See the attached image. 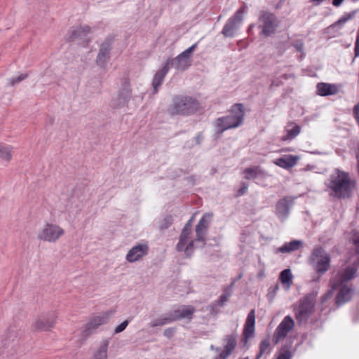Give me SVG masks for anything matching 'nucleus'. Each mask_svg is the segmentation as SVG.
I'll list each match as a JSON object with an SVG mask.
<instances>
[{
  "label": "nucleus",
  "instance_id": "1",
  "mask_svg": "<svg viewBox=\"0 0 359 359\" xmlns=\"http://www.w3.org/2000/svg\"><path fill=\"white\" fill-rule=\"evenodd\" d=\"M351 240L356 248L355 254L348 260L352 264V266H346L342 273H338L331 279L330 283V290L322 297L323 302L330 298L335 290H339L336 297V304L337 305L345 304L353 296V290L346 285V283L354 277L359 266V234H354Z\"/></svg>",
  "mask_w": 359,
  "mask_h": 359
},
{
  "label": "nucleus",
  "instance_id": "2",
  "mask_svg": "<svg viewBox=\"0 0 359 359\" xmlns=\"http://www.w3.org/2000/svg\"><path fill=\"white\" fill-rule=\"evenodd\" d=\"M355 184V181L351 179L348 172L335 169L330 177L327 189L330 190L331 196L347 198L351 197Z\"/></svg>",
  "mask_w": 359,
  "mask_h": 359
},
{
  "label": "nucleus",
  "instance_id": "3",
  "mask_svg": "<svg viewBox=\"0 0 359 359\" xmlns=\"http://www.w3.org/2000/svg\"><path fill=\"white\" fill-rule=\"evenodd\" d=\"M244 111L241 104H236L232 107L229 114L217 118L215 121L217 133L222 134L226 130L239 127L243 121Z\"/></svg>",
  "mask_w": 359,
  "mask_h": 359
},
{
  "label": "nucleus",
  "instance_id": "4",
  "mask_svg": "<svg viewBox=\"0 0 359 359\" xmlns=\"http://www.w3.org/2000/svg\"><path fill=\"white\" fill-rule=\"evenodd\" d=\"M199 108L198 102L189 96H176L169 108L173 115H190L195 113Z\"/></svg>",
  "mask_w": 359,
  "mask_h": 359
},
{
  "label": "nucleus",
  "instance_id": "5",
  "mask_svg": "<svg viewBox=\"0 0 359 359\" xmlns=\"http://www.w3.org/2000/svg\"><path fill=\"white\" fill-rule=\"evenodd\" d=\"M65 234V230L59 224L46 222L36 233L37 240L41 242L55 243Z\"/></svg>",
  "mask_w": 359,
  "mask_h": 359
},
{
  "label": "nucleus",
  "instance_id": "6",
  "mask_svg": "<svg viewBox=\"0 0 359 359\" xmlns=\"http://www.w3.org/2000/svg\"><path fill=\"white\" fill-rule=\"evenodd\" d=\"M113 313L112 311H107L92 316L87 323L81 327V336L83 338H87L95 332L100 326L107 324Z\"/></svg>",
  "mask_w": 359,
  "mask_h": 359
},
{
  "label": "nucleus",
  "instance_id": "7",
  "mask_svg": "<svg viewBox=\"0 0 359 359\" xmlns=\"http://www.w3.org/2000/svg\"><path fill=\"white\" fill-rule=\"evenodd\" d=\"M317 294L309 293L305 295L295 308V316L299 323H305L311 313L316 303Z\"/></svg>",
  "mask_w": 359,
  "mask_h": 359
},
{
  "label": "nucleus",
  "instance_id": "8",
  "mask_svg": "<svg viewBox=\"0 0 359 359\" xmlns=\"http://www.w3.org/2000/svg\"><path fill=\"white\" fill-rule=\"evenodd\" d=\"M309 263L318 274L322 275L330 267V257L322 248H317L313 250Z\"/></svg>",
  "mask_w": 359,
  "mask_h": 359
},
{
  "label": "nucleus",
  "instance_id": "9",
  "mask_svg": "<svg viewBox=\"0 0 359 359\" xmlns=\"http://www.w3.org/2000/svg\"><path fill=\"white\" fill-rule=\"evenodd\" d=\"M191 219L187 222L182 229L180 236L179 242L177 245V250L179 252H184L187 256H189L194 251V241L191 239Z\"/></svg>",
  "mask_w": 359,
  "mask_h": 359
},
{
  "label": "nucleus",
  "instance_id": "10",
  "mask_svg": "<svg viewBox=\"0 0 359 359\" xmlns=\"http://www.w3.org/2000/svg\"><path fill=\"white\" fill-rule=\"evenodd\" d=\"M197 46L198 43H195L175 58L171 60H168L169 65H170L171 67L179 71L187 69L191 65V55Z\"/></svg>",
  "mask_w": 359,
  "mask_h": 359
},
{
  "label": "nucleus",
  "instance_id": "11",
  "mask_svg": "<svg viewBox=\"0 0 359 359\" xmlns=\"http://www.w3.org/2000/svg\"><path fill=\"white\" fill-rule=\"evenodd\" d=\"M57 315L55 312H49L39 316L32 323V328L36 331H50L57 323Z\"/></svg>",
  "mask_w": 359,
  "mask_h": 359
},
{
  "label": "nucleus",
  "instance_id": "12",
  "mask_svg": "<svg viewBox=\"0 0 359 359\" xmlns=\"http://www.w3.org/2000/svg\"><path fill=\"white\" fill-rule=\"evenodd\" d=\"M246 12V7H241L234 15L229 19L224 25L222 33L226 37H232L235 34L239 25L243 21V15Z\"/></svg>",
  "mask_w": 359,
  "mask_h": 359
},
{
  "label": "nucleus",
  "instance_id": "13",
  "mask_svg": "<svg viewBox=\"0 0 359 359\" xmlns=\"http://www.w3.org/2000/svg\"><path fill=\"white\" fill-rule=\"evenodd\" d=\"M259 21L262 34L265 36H269L274 33L278 26L277 18L271 13L263 12L259 16Z\"/></svg>",
  "mask_w": 359,
  "mask_h": 359
},
{
  "label": "nucleus",
  "instance_id": "14",
  "mask_svg": "<svg viewBox=\"0 0 359 359\" xmlns=\"http://www.w3.org/2000/svg\"><path fill=\"white\" fill-rule=\"evenodd\" d=\"M149 249L147 243H137L129 250L126 256V259L129 263L140 261L148 254Z\"/></svg>",
  "mask_w": 359,
  "mask_h": 359
},
{
  "label": "nucleus",
  "instance_id": "15",
  "mask_svg": "<svg viewBox=\"0 0 359 359\" xmlns=\"http://www.w3.org/2000/svg\"><path fill=\"white\" fill-rule=\"evenodd\" d=\"M131 97V89L128 82L121 88L117 95L111 102V106L114 109H120L126 106Z\"/></svg>",
  "mask_w": 359,
  "mask_h": 359
},
{
  "label": "nucleus",
  "instance_id": "16",
  "mask_svg": "<svg viewBox=\"0 0 359 359\" xmlns=\"http://www.w3.org/2000/svg\"><path fill=\"white\" fill-rule=\"evenodd\" d=\"M238 334L236 332L226 335L223 339L224 350L215 359H227L237 346Z\"/></svg>",
  "mask_w": 359,
  "mask_h": 359
},
{
  "label": "nucleus",
  "instance_id": "17",
  "mask_svg": "<svg viewBox=\"0 0 359 359\" xmlns=\"http://www.w3.org/2000/svg\"><path fill=\"white\" fill-rule=\"evenodd\" d=\"M294 325V322L292 318L290 316H285L276 329L273 337L274 344H276L280 339L286 337Z\"/></svg>",
  "mask_w": 359,
  "mask_h": 359
},
{
  "label": "nucleus",
  "instance_id": "18",
  "mask_svg": "<svg viewBox=\"0 0 359 359\" xmlns=\"http://www.w3.org/2000/svg\"><path fill=\"white\" fill-rule=\"evenodd\" d=\"M93 32V28L88 25H80L72 28L71 31L67 34V39L68 41L86 40Z\"/></svg>",
  "mask_w": 359,
  "mask_h": 359
},
{
  "label": "nucleus",
  "instance_id": "19",
  "mask_svg": "<svg viewBox=\"0 0 359 359\" xmlns=\"http://www.w3.org/2000/svg\"><path fill=\"white\" fill-rule=\"evenodd\" d=\"M355 14V11L344 13L337 21L325 29V33L332 34V37L339 36V30L348 21L353 18Z\"/></svg>",
  "mask_w": 359,
  "mask_h": 359
},
{
  "label": "nucleus",
  "instance_id": "20",
  "mask_svg": "<svg viewBox=\"0 0 359 359\" xmlns=\"http://www.w3.org/2000/svg\"><path fill=\"white\" fill-rule=\"evenodd\" d=\"M255 311L254 309L251 310L248 316L244 325L243 341L245 345L248 340L255 335Z\"/></svg>",
  "mask_w": 359,
  "mask_h": 359
},
{
  "label": "nucleus",
  "instance_id": "21",
  "mask_svg": "<svg viewBox=\"0 0 359 359\" xmlns=\"http://www.w3.org/2000/svg\"><path fill=\"white\" fill-rule=\"evenodd\" d=\"M212 215L210 213L205 214L199 220L196 226V241L203 243Z\"/></svg>",
  "mask_w": 359,
  "mask_h": 359
},
{
  "label": "nucleus",
  "instance_id": "22",
  "mask_svg": "<svg viewBox=\"0 0 359 359\" xmlns=\"http://www.w3.org/2000/svg\"><path fill=\"white\" fill-rule=\"evenodd\" d=\"M300 160V156L297 155L285 154L273 161V163L285 170H289L294 167Z\"/></svg>",
  "mask_w": 359,
  "mask_h": 359
},
{
  "label": "nucleus",
  "instance_id": "23",
  "mask_svg": "<svg viewBox=\"0 0 359 359\" xmlns=\"http://www.w3.org/2000/svg\"><path fill=\"white\" fill-rule=\"evenodd\" d=\"M301 127L294 122H288L284 128L283 135L280 137L283 142H290L294 140L301 133Z\"/></svg>",
  "mask_w": 359,
  "mask_h": 359
},
{
  "label": "nucleus",
  "instance_id": "24",
  "mask_svg": "<svg viewBox=\"0 0 359 359\" xmlns=\"http://www.w3.org/2000/svg\"><path fill=\"white\" fill-rule=\"evenodd\" d=\"M340 88V84L318 83L316 86L317 94L323 97L334 95L339 93Z\"/></svg>",
  "mask_w": 359,
  "mask_h": 359
},
{
  "label": "nucleus",
  "instance_id": "25",
  "mask_svg": "<svg viewBox=\"0 0 359 359\" xmlns=\"http://www.w3.org/2000/svg\"><path fill=\"white\" fill-rule=\"evenodd\" d=\"M111 44L109 41L103 42L99 50L96 59V64L101 68H104L109 58Z\"/></svg>",
  "mask_w": 359,
  "mask_h": 359
},
{
  "label": "nucleus",
  "instance_id": "26",
  "mask_svg": "<svg viewBox=\"0 0 359 359\" xmlns=\"http://www.w3.org/2000/svg\"><path fill=\"white\" fill-rule=\"evenodd\" d=\"M292 203V200L288 197L283 198L278 201L276 204V215L284 221L289 215L290 206Z\"/></svg>",
  "mask_w": 359,
  "mask_h": 359
},
{
  "label": "nucleus",
  "instance_id": "27",
  "mask_svg": "<svg viewBox=\"0 0 359 359\" xmlns=\"http://www.w3.org/2000/svg\"><path fill=\"white\" fill-rule=\"evenodd\" d=\"M195 311L196 310L192 306H182L171 311V313L172 318H175V321L181 319L191 320Z\"/></svg>",
  "mask_w": 359,
  "mask_h": 359
},
{
  "label": "nucleus",
  "instance_id": "28",
  "mask_svg": "<svg viewBox=\"0 0 359 359\" xmlns=\"http://www.w3.org/2000/svg\"><path fill=\"white\" fill-rule=\"evenodd\" d=\"M169 71V61H167L164 66L156 72L155 74L153 81L152 87L154 89V93H157L159 88L161 87L165 75Z\"/></svg>",
  "mask_w": 359,
  "mask_h": 359
},
{
  "label": "nucleus",
  "instance_id": "29",
  "mask_svg": "<svg viewBox=\"0 0 359 359\" xmlns=\"http://www.w3.org/2000/svg\"><path fill=\"white\" fill-rule=\"evenodd\" d=\"M109 344L108 339H103L100 345L95 349L93 356L90 359H107V350Z\"/></svg>",
  "mask_w": 359,
  "mask_h": 359
},
{
  "label": "nucleus",
  "instance_id": "30",
  "mask_svg": "<svg viewBox=\"0 0 359 359\" xmlns=\"http://www.w3.org/2000/svg\"><path fill=\"white\" fill-rule=\"evenodd\" d=\"M243 174L246 180H254L258 177L266 176V172L260 166H254L245 168Z\"/></svg>",
  "mask_w": 359,
  "mask_h": 359
},
{
  "label": "nucleus",
  "instance_id": "31",
  "mask_svg": "<svg viewBox=\"0 0 359 359\" xmlns=\"http://www.w3.org/2000/svg\"><path fill=\"white\" fill-rule=\"evenodd\" d=\"M302 243L300 241H292L291 242L285 243L281 247L278 248L276 252L277 253H289L291 252H294L295 250H297L302 246Z\"/></svg>",
  "mask_w": 359,
  "mask_h": 359
},
{
  "label": "nucleus",
  "instance_id": "32",
  "mask_svg": "<svg viewBox=\"0 0 359 359\" xmlns=\"http://www.w3.org/2000/svg\"><path fill=\"white\" fill-rule=\"evenodd\" d=\"M173 321H175V318H172V313L170 312L151 320L150 323V326L151 327L163 326L171 323Z\"/></svg>",
  "mask_w": 359,
  "mask_h": 359
},
{
  "label": "nucleus",
  "instance_id": "33",
  "mask_svg": "<svg viewBox=\"0 0 359 359\" xmlns=\"http://www.w3.org/2000/svg\"><path fill=\"white\" fill-rule=\"evenodd\" d=\"M292 278L293 276L292 274L291 270L289 269L281 271L279 276V280L287 290L290 289L292 284Z\"/></svg>",
  "mask_w": 359,
  "mask_h": 359
},
{
  "label": "nucleus",
  "instance_id": "34",
  "mask_svg": "<svg viewBox=\"0 0 359 359\" xmlns=\"http://www.w3.org/2000/svg\"><path fill=\"white\" fill-rule=\"evenodd\" d=\"M13 147L8 144H0V158L9 163L12 159Z\"/></svg>",
  "mask_w": 359,
  "mask_h": 359
},
{
  "label": "nucleus",
  "instance_id": "35",
  "mask_svg": "<svg viewBox=\"0 0 359 359\" xmlns=\"http://www.w3.org/2000/svg\"><path fill=\"white\" fill-rule=\"evenodd\" d=\"M271 351V347L270 341L269 339H266L260 343L259 351L256 355L255 359H260L263 355H269Z\"/></svg>",
  "mask_w": 359,
  "mask_h": 359
},
{
  "label": "nucleus",
  "instance_id": "36",
  "mask_svg": "<svg viewBox=\"0 0 359 359\" xmlns=\"http://www.w3.org/2000/svg\"><path fill=\"white\" fill-rule=\"evenodd\" d=\"M128 323H129V320H124L123 322H122L121 324H119L118 325H117L114 330V333L115 334H118L121 332H123L126 327L128 325Z\"/></svg>",
  "mask_w": 359,
  "mask_h": 359
},
{
  "label": "nucleus",
  "instance_id": "37",
  "mask_svg": "<svg viewBox=\"0 0 359 359\" xmlns=\"http://www.w3.org/2000/svg\"><path fill=\"white\" fill-rule=\"evenodd\" d=\"M294 47L297 51L301 53V58H302L304 56V43L302 41H297L294 43Z\"/></svg>",
  "mask_w": 359,
  "mask_h": 359
},
{
  "label": "nucleus",
  "instance_id": "38",
  "mask_svg": "<svg viewBox=\"0 0 359 359\" xmlns=\"http://www.w3.org/2000/svg\"><path fill=\"white\" fill-rule=\"evenodd\" d=\"M26 77H27L26 74H21V75H20L19 76H18L16 78H13L11 80V85H14V84H15L17 83H19L21 81L24 80Z\"/></svg>",
  "mask_w": 359,
  "mask_h": 359
},
{
  "label": "nucleus",
  "instance_id": "39",
  "mask_svg": "<svg viewBox=\"0 0 359 359\" xmlns=\"http://www.w3.org/2000/svg\"><path fill=\"white\" fill-rule=\"evenodd\" d=\"M353 112L354 118L359 126V104H357L356 105L354 106Z\"/></svg>",
  "mask_w": 359,
  "mask_h": 359
},
{
  "label": "nucleus",
  "instance_id": "40",
  "mask_svg": "<svg viewBox=\"0 0 359 359\" xmlns=\"http://www.w3.org/2000/svg\"><path fill=\"white\" fill-rule=\"evenodd\" d=\"M291 353L288 351H286L280 353L276 359H291Z\"/></svg>",
  "mask_w": 359,
  "mask_h": 359
},
{
  "label": "nucleus",
  "instance_id": "41",
  "mask_svg": "<svg viewBox=\"0 0 359 359\" xmlns=\"http://www.w3.org/2000/svg\"><path fill=\"white\" fill-rule=\"evenodd\" d=\"M174 333V329L168 328L164 331V335L168 337H170Z\"/></svg>",
  "mask_w": 359,
  "mask_h": 359
},
{
  "label": "nucleus",
  "instance_id": "42",
  "mask_svg": "<svg viewBox=\"0 0 359 359\" xmlns=\"http://www.w3.org/2000/svg\"><path fill=\"white\" fill-rule=\"evenodd\" d=\"M247 190H248V186L245 184H243V186L238 190V194L243 195L246 192Z\"/></svg>",
  "mask_w": 359,
  "mask_h": 359
},
{
  "label": "nucleus",
  "instance_id": "43",
  "mask_svg": "<svg viewBox=\"0 0 359 359\" xmlns=\"http://www.w3.org/2000/svg\"><path fill=\"white\" fill-rule=\"evenodd\" d=\"M228 297H229V295L225 294H222L220 297V301H221L222 305H223L228 300Z\"/></svg>",
  "mask_w": 359,
  "mask_h": 359
},
{
  "label": "nucleus",
  "instance_id": "44",
  "mask_svg": "<svg viewBox=\"0 0 359 359\" xmlns=\"http://www.w3.org/2000/svg\"><path fill=\"white\" fill-rule=\"evenodd\" d=\"M342 2H343V0H333L332 4L334 6H339L341 4Z\"/></svg>",
  "mask_w": 359,
  "mask_h": 359
},
{
  "label": "nucleus",
  "instance_id": "45",
  "mask_svg": "<svg viewBox=\"0 0 359 359\" xmlns=\"http://www.w3.org/2000/svg\"><path fill=\"white\" fill-rule=\"evenodd\" d=\"M202 139V136L201 135H198L196 137V142L197 144H199L201 142V140Z\"/></svg>",
  "mask_w": 359,
  "mask_h": 359
},
{
  "label": "nucleus",
  "instance_id": "46",
  "mask_svg": "<svg viewBox=\"0 0 359 359\" xmlns=\"http://www.w3.org/2000/svg\"><path fill=\"white\" fill-rule=\"evenodd\" d=\"M238 359H248V357L240 358Z\"/></svg>",
  "mask_w": 359,
  "mask_h": 359
},
{
  "label": "nucleus",
  "instance_id": "47",
  "mask_svg": "<svg viewBox=\"0 0 359 359\" xmlns=\"http://www.w3.org/2000/svg\"><path fill=\"white\" fill-rule=\"evenodd\" d=\"M283 151H291V149H283Z\"/></svg>",
  "mask_w": 359,
  "mask_h": 359
},
{
  "label": "nucleus",
  "instance_id": "48",
  "mask_svg": "<svg viewBox=\"0 0 359 359\" xmlns=\"http://www.w3.org/2000/svg\"><path fill=\"white\" fill-rule=\"evenodd\" d=\"M253 27V25H250L249 29H252Z\"/></svg>",
  "mask_w": 359,
  "mask_h": 359
},
{
  "label": "nucleus",
  "instance_id": "49",
  "mask_svg": "<svg viewBox=\"0 0 359 359\" xmlns=\"http://www.w3.org/2000/svg\"><path fill=\"white\" fill-rule=\"evenodd\" d=\"M210 348H211V349H212V350L214 349V346H213L212 345L211 346V347H210Z\"/></svg>",
  "mask_w": 359,
  "mask_h": 359
}]
</instances>
